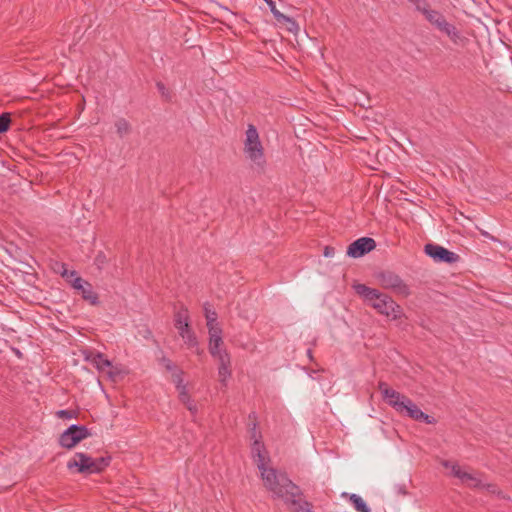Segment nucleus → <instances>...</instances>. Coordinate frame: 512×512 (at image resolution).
Wrapping results in <instances>:
<instances>
[{
	"label": "nucleus",
	"instance_id": "1",
	"mask_svg": "<svg viewBox=\"0 0 512 512\" xmlns=\"http://www.w3.org/2000/svg\"><path fill=\"white\" fill-rule=\"evenodd\" d=\"M265 479L266 488L274 496L283 499L285 503L293 506L291 512H313L312 504L301 499V489L285 473L270 471L268 474H265Z\"/></svg>",
	"mask_w": 512,
	"mask_h": 512
},
{
	"label": "nucleus",
	"instance_id": "2",
	"mask_svg": "<svg viewBox=\"0 0 512 512\" xmlns=\"http://www.w3.org/2000/svg\"><path fill=\"white\" fill-rule=\"evenodd\" d=\"M353 288L356 294L367 301L380 314L391 317L394 320L400 318L402 308L389 295L360 283L353 285Z\"/></svg>",
	"mask_w": 512,
	"mask_h": 512
},
{
	"label": "nucleus",
	"instance_id": "3",
	"mask_svg": "<svg viewBox=\"0 0 512 512\" xmlns=\"http://www.w3.org/2000/svg\"><path fill=\"white\" fill-rule=\"evenodd\" d=\"M244 152L256 165L262 166L265 163L263 147L259 139V134L256 127L252 124L248 125V129L246 130Z\"/></svg>",
	"mask_w": 512,
	"mask_h": 512
},
{
	"label": "nucleus",
	"instance_id": "4",
	"mask_svg": "<svg viewBox=\"0 0 512 512\" xmlns=\"http://www.w3.org/2000/svg\"><path fill=\"white\" fill-rule=\"evenodd\" d=\"M376 279L384 289H390L403 297L410 295L408 285L393 271H381L377 273Z\"/></svg>",
	"mask_w": 512,
	"mask_h": 512
},
{
	"label": "nucleus",
	"instance_id": "5",
	"mask_svg": "<svg viewBox=\"0 0 512 512\" xmlns=\"http://www.w3.org/2000/svg\"><path fill=\"white\" fill-rule=\"evenodd\" d=\"M175 327L179 331L180 336L189 347H196L198 341L195 333L191 330L189 325L188 310L181 307L174 315Z\"/></svg>",
	"mask_w": 512,
	"mask_h": 512
},
{
	"label": "nucleus",
	"instance_id": "6",
	"mask_svg": "<svg viewBox=\"0 0 512 512\" xmlns=\"http://www.w3.org/2000/svg\"><path fill=\"white\" fill-rule=\"evenodd\" d=\"M91 436V432L84 425H71L59 437V444L63 448L72 449L82 440Z\"/></svg>",
	"mask_w": 512,
	"mask_h": 512
},
{
	"label": "nucleus",
	"instance_id": "7",
	"mask_svg": "<svg viewBox=\"0 0 512 512\" xmlns=\"http://www.w3.org/2000/svg\"><path fill=\"white\" fill-rule=\"evenodd\" d=\"M424 252L435 262L453 264L459 261L460 256L443 246L428 243L424 246Z\"/></svg>",
	"mask_w": 512,
	"mask_h": 512
},
{
	"label": "nucleus",
	"instance_id": "8",
	"mask_svg": "<svg viewBox=\"0 0 512 512\" xmlns=\"http://www.w3.org/2000/svg\"><path fill=\"white\" fill-rule=\"evenodd\" d=\"M378 389L382 394L383 400L393 407L397 412L403 413L404 399L408 398L405 395L400 394L398 391L388 387L385 382H379Z\"/></svg>",
	"mask_w": 512,
	"mask_h": 512
},
{
	"label": "nucleus",
	"instance_id": "9",
	"mask_svg": "<svg viewBox=\"0 0 512 512\" xmlns=\"http://www.w3.org/2000/svg\"><path fill=\"white\" fill-rule=\"evenodd\" d=\"M252 438H254V443L252 445V454L255 459V462L257 464L258 469L261 471V476L264 481V485L266 486V479L265 474H268L270 471H276L273 468L267 469L265 468V455H264V445L256 439V423L253 424L252 432H251Z\"/></svg>",
	"mask_w": 512,
	"mask_h": 512
},
{
	"label": "nucleus",
	"instance_id": "10",
	"mask_svg": "<svg viewBox=\"0 0 512 512\" xmlns=\"http://www.w3.org/2000/svg\"><path fill=\"white\" fill-rule=\"evenodd\" d=\"M376 247V241L371 237H361L353 241L347 248V255L352 258H360Z\"/></svg>",
	"mask_w": 512,
	"mask_h": 512
},
{
	"label": "nucleus",
	"instance_id": "11",
	"mask_svg": "<svg viewBox=\"0 0 512 512\" xmlns=\"http://www.w3.org/2000/svg\"><path fill=\"white\" fill-rule=\"evenodd\" d=\"M68 470H76L80 474H93L92 472V457L83 452H77L67 462Z\"/></svg>",
	"mask_w": 512,
	"mask_h": 512
},
{
	"label": "nucleus",
	"instance_id": "12",
	"mask_svg": "<svg viewBox=\"0 0 512 512\" xmlns=\"http://www.w3.org/2000/svg\"><path fill=\"white\" fill-rule=\"evenodd\" d=\"M71 286L77 290L85 301L92 305H98V294L93 290V286L83 278H75L71 281Z\"/></svg>",
	"mask_w": 512,
	"mask_h": 512
},
{
	"label": "nucleus",
	"instance_id": "13",
	"mask_svg": "<svg viewBox=\"0 0 512 512\" xmlns=\"http://www.w3.org/2000/svg\"><path fill=\"white\" fill-rule=\"evenodd\" d=\"M437 30L446 34L455 45L464 46L468 42V39L453 24L447 22L446 19L442 21Z\"/></svg>",
	"mask_w": 512,
	"mask_h": 512
},
{
	"label": "nucleus",
	"instance_id": "14",
	"mask_svg": "<svg viewBox=\"0 0 512 512\" xmlns=\"http://www.w3.org/2000/svg\"><path fill=\"white\" fill-rule=\"evenodd\" d=\"M418 11L422 13L425 19L436 29L441 25L442 21L446 19L441 12L431 9L430 5H424L422 8L418 7Z\"/></svg>",
	"mask_w": 512,
	"mask_h": 512
},
{
	"label": "nucleus",
	"instance_id": "15",
	"mask_svg": "<svg viewBox=\"0 0 512 512\" xmlns=\"http://www.w3.org/2000/svg\"><path fill=\"white\" fill-rule=\"evenodd\" d=\"M441 464L445 468H451V473L454 477L459 478L461 481L463 479H470V473L464 472L461 470L460 466L457 463L450 462L448 460H443Z\"/></svg>",
	"mask_w": 512,
	"mask_h": 512
},
{
	"label": "nucleus",
	"instance_id": "16",
	"mask_svg": "<svg viewBox=\"0 0 512 512\" xmlns=\"http://www.w3.org/2000/svg\"><path fill=\"white\" fill-rule=\"evenodd\" d=\"M111 462V456H102L98 458H92V472L101 473L109 466Z\"/></svg>",
	"mask_w": 512,
	"mask_h": 512
},
{
	"label": "nucleus",
	"instance_id": "17",
	"mask_svg": "<svg viewBox=\"0 0 512 512\" xmlns=\"http://www.w3.org/2000/svg\"><path fill=\"white\" fill-rule=\"evenodd\" d=\"M404 407L405 408H403L402 414L409 416L413 420H418V414L421 410L415 403L412 402L411 399H404Z\"/></svg>",
	"mask_w": 512,
	"mask_h": 512
},
{
	"label": "nucleus",
	"instance_id": "18",
	"mask_svg": "<svg viewBox=\"0 0 512 512\" xmlns=\"http://www.w3.org/2000/svg\"><path fill=\"white\" fill-rule=\"evenodd\" d=\"M179 399L183 404L186 405L187 409L192 414L197 412V406L190 400V396L187 393L185 386L181 387V390L179 392Z\"/></svg>",
	"mask_w": 512,
	"mask_h": 512
},
{
	"label": "nucleus",
	"instance_id": "19",
	"mask_svg": "<svg viewBox=\"0 0 512 512\" xmlns=\"http://www.w3.org/2000/svg\"><path fill=\"white\" fill-rule=\"evenodd\" d=\"M204 314L207 321V327L208 329L211 327L218 326L217 324V313L211 309V306L209 303L204 304Z\"/></svg>",
	"mask_w": 512,
	"mask_h": 512
},
{
	"label": "nucleus",
	"instance_id": "20",
	"mask_svg": "<svg viewBox=\"0 0 512 512\" xmlns=\"http://www.w3.org/2000/svg\"><path fill=\"white\" fill-rule=\"evenodd\" d=\"M115 127L117 134L120 138H123L124 136L128 135L131 132V125L129 122L124 118H119L115 122Z\"/></svg>",
	"mask_w": 512,
	"mask_h": 512
},
{
	"label": "nucleus",
	"instance_id": "21",
	"mask_svg": "<svg viewBox=\"0 0 512 512\" xmlns=\"http://www.w3.org/2000/svg\"><path fill=\"white\" fill-rule=\"evenodd\" d=\"M349 500L358 512H371V509L359 495L351 494Z\"/></svg>",
	"mask_w": 512,
	"mask_h": 512
},
{
	"label": "nucleus",
	"instance_id": "22",
	"mask_svg": "<svg viewBox=\"0 0 512 512\" xmlns=\"http://www.w3.org/2000/svg\"><path fill=\"white\" fill-rule=\"evenodd\" d=\"M209 332V344L221 345L223 343L222 340V329L219 326L210 327L208 329Z\"/></svg>",
	"mask_w": 512,
	"mask_h": 512
},
{
	"label": "nucleus",
	"instance_id": "23",
	"mask_svg": "<svg viewBox=\"0 0 512 512\" xmlns=\"http://www.w3.org/2000/svg\"><path fill=\"white\" fill-rule=\"evenodd\" d=\"M111 361L105 358L103 353L97 352L96 355V363H94V366L96 369L100 372H105L108 367L111 366Z\"/></svg>",
	"mask_w": 512,
	"mask_h": 512
},
{
	"label": "nucleus",
	"instance_id": "24",
	"mask_svg": "<svg viewBox=\"0 0 512 512\" xmlns=\"http://www.w3.org/2000/svg\"><path fill=\"white\" fill-rule=\"evenodd\" d=\"M276 20L279 23L286 25L289 32H297L299 30L297 22L289 16L284 15V18L277 17Z\"/></svg>",
	"mask_w": 512,
	"mask_h": 512
},
{
	"label": "nucleus",
	"instance_id": "25",
	"mask_svg": "<svg viewBox=\"0 0 512 512\" xmlns=\"http://www.w3.org/2000/svg\"><path fill=\"white\" fill-rule=\"evenodd\" d=\"M231 374V367H218L219 381L224 387L227 386V379L231 377Z\"/></svg>",
	"mask_w": 512,
	"mask_h": 512
},
{
	"label": "nucleus",
	"instance_id": "26",
	"mask_svg": "<svg viewBox=\"0 0 512 512\" xmlns=\"http://www.w3.org/2000/svg\"><path fill=\"white\" fill-rule=\"evenodd\" d=\"M60 273H61L62 277L65 278L66 281L69 282L70 284H71V281H73V279L81 278L80 276H78V274L75 270H72V271L68 270L64 263L61 264Z\"/></svg>",
	"mask_w": 512,
	"mask_h": 512
},
{
	"label": "nucleus",
	"instance_id": "27",
	"mask_svg": "<svg viewBox=\"0 0 512 512\" xmlns=\"http://www.w3.org/2000/svg\"><path fill=\"white\" fill-rule=\"evenodd\" d=\"M11 123V118L9 113H2L0 115V134L6 132Z\"/></svg>",
	"mask_w": 512,
	"mask_h": 512
},
{
	"label": "nucleus",
	"instance_id": "28",
	"mask_svg": "<svg viewBox=\"0 0 512 512\" xmlns=\"http://www.w3.org/2000/svg\"><path fill=\"white\" fill-rule=\"evenodd\" d=\"M481 488L486 489L491 494H496L499 498L509 499L508 497H506L503 494V492L495 484H482Z\"/></svg>",
	"mask_w": 512,
	"mask_h": 512
},
{
	"label": "nucleus",
	"instance_id": "29",
	"mask_svg": "<svg viewBox=\"0 0 512 512\" xmlns=\"http://www.w3.org/2000/svg\"><path fill=\"white\" fill-rule=\"evenodd\" d=\"M215 359L219 362L218 367H231V359L227 351L222 352Z\"/></svg>",
	"mask_w": 512,
	"mask_h": 512
},
{
	"label": "nucleus",
	"instance_id": "30",
	"mask_svg": "<svg viewBox=\"0 0 512 512\" xmlns=\"http://www.w3.org/2000/svg\"><path fill=\"white\" fill-rule=\"evenodd\" d=\"M106 372L108 377L114 382L118 381L121 376V370L117 366H114L112 363L111 366L107 368Z\"/></svg>",
	"mask_w": 512,
	"mask_h": 512
},
{
	"label": "nucleus",
	"instance_id": "31",
	"mask_svg": "<svg viewBox=\"0 0 512 512\" xmlns=\"http://www.w3.org/2000/svg\"><path fill=\"white\" fill-rule=\"evenodd\" d=\"M156 87H157L159 93L161 94V96L163 98H165L166 100H170L171 99L170 91L166 88L164 83L159 81V82L156 83Z\"/></svg>",
	"mask_w": 512,
	"mask_h": 512
},
{
	"label": "nucleus",
	"instance_id": "32",
	"mask_svg": "<svg viewBox=\"0 0 512 512\" xmlns=\"http://www.w3.org/2000/svg\"><path fill=\"white\" fill-rule=\"evenodd\" d=\"M264 1L268 4V6H269V8H270V11H271V13L273 14V16L275 17V19H276L277 17L284 18V14H283V13H281V12L276 8V4H275V2H274L273 0H264Z\"/></svg>",
	"mask_w": 512,
	"mask_h": 512
},
{
	"label": "nucleus",
	"instance_id": "33",
	"mask_svg": "<svg viewBox=\"0 0 512 512\" xmlns=\"http://www.w3.org/2000/svg\"><path fill=\"white\" fill-rule=\"evenodd\" d=\"M462 482L466 483L468 486L473 487V488H481L482 487L481 481L479 479H477L476 477H474L472 474H470V479H463Z\"/></svg>",
	"mask_w": 512,
	"mask_h": 512
},
{
	"label": "nucleus",
	"instance_id": "34",
	"mask_svg": "<svg viewBox=\"0 0 512 512\" xmlns=\"http://www.w3.org/2000/svg\"><path fill=\"white\" fill-rule=\"evenodd\" d=\"M58 418L71 419L76 416V412L73 410H59L56 412Z\"/></svg>",
	"mask_w": 512,
	"mask_h": 512
},
{
	"label": "nucleus",
	"instance_id": "35",
	"mask_svg": "<svg viewBox=\"0 0 512 512\" xmlns=\"http://www.w3.org/2000/svg\"><path fill=\"white\" fill-rule=\"evenodd\" d=\"M82 353H83L85 361H88V362L92 363L93 365H94V363H96L97 352H94L92 350H83Z\"/></svg>",
	"mask_w": 512,
	"mask_h": 512
},
{
	"label": "nucleus",
	"instance_id": "36",
	"mask_svg": "<svg viewBox=\"0 0 512 512\" xmlns=\"http://www.w3.org/2000/svg\"><path fill=\"white\" fill-rule=\"evenodd\" d=\"M227 351L226 349H220V345L209 344V352L213 358H216L222 352Z\"/></svg>",
	"mask_w": 512,
	"mask_h": 512
},
{
	"label": "nucleus",
	"instance_id": "37",
	"mask_svg": "<svg viewBox=\"0 0 512 512\" xmlns=\"http://www.w3.org/2000/svg\"><path fill=\"white\" fill-rule=\"evenodd\" d=\"M161 362L168 371L174 372L177 369L176 365L166 357H163Z\"/></svg>",
	"mask_w": 512,
	"mask_h": 512
},
{
	"label": "nucleus",
	"instance_id": "38",
	"mask_svg": "<svg viewBox=\"0 0 512 512\" xmlns=\"http://www.w3.org/2000/svg\"><path fill=\"white\" fill-rule=\"evenodd\" d=\"M172 378H173V381L175 383H177V387L181 390V387L180 384L182 383L183 379H182V371L176 369L173 374H172Z\"/></svg>",
	"mask_w": 512,
	"mask_h": 512
},
{
	"label": "nucleus",
	"instance_id": "39",
	"mask_svg": "<svg viewBox=\"0 0 512 512\" xmlns=\"http://www.w3.org/2000/svg\"><path fill=\"white\" fill-rule=\"evenodd\" d=\"M409 1L415 5V8L417 11H418V7L422 8L424 5L425 6L429 5L425 0H409Z\"/></svg>",
	"mask_w": 512,
	"mask_h": 512
},
{
	"label": "nucleus",
	"instance_id": "40",
	"mask_svg": "<svg viewBox=\"0 0 512 512\" xmlns=\"http://www.w3.org/2000/svg\"><path fill=\"white\" fill-rule=\"evenodd\" d=\"M335 254V248L331 247V246H326L324 248V256L325 257H332L334 256Z\"/></svg>",
	"mask_w": 512,
	"mask_h": 512
},
{
	"label": "nucleus",
	"instance_id": "41",
	"mask_svg": "<svg viewBox=\"0 0 512 512\" xmlns=\"http://www.w3.org/2000/svg\"><path fill=\"white\" fill-rule=\"evenodd\" d=\"M424 422L427 423V424H435L436 423V419L434 417L430 416V415H427Z\"/></svg>",
	"mask_w": 512,
	"mask_h": 512
},
{
	"label": "nucleus",
	"instance_id": "42",
	"mask_svg": "<svg viewBox=\"0 0 512 512\" xmlns=\"http://www.w3.org/2000/svg\"><path fill=\"white\" fill-rule=\"evenodd\" d=\"M427 415H428V414H425L424 412L420 411V412H419V414H418V420H417V421H422V422H424V421H425V419H426V416H427Z\"/></svg>",
	"mask_w": 512,
	"mask_h": 512
},
{
	"label": "nucleus",
	"instance_id": "43",
	"mask_svg": "<svg viewBox=\"0 0 512 512\" xmlns=\"http://www.w3.org/2000/svg\"><path fill=\"white\" fill-rule=\"evenodd\" d=\"M105 257L102 256V255H98L97 258H96V261H98L99 263H103Z\"/></svg>",
	"mask_w": 512,
	"mask_h": 512
},
{
	"label": "nucleus",
	"instance_id": "44",
	"mask_svg": "<svg viewBox=\"0 0 512 512\" xmlns=\"http://www.w3.org/2000/svg\"><path fill=\"white\" fill-rule=\"evenodd\" d=\"M307 353H308V356H309V357H312V356H311L312 351H311L310 349L307 351Z\"/></svg>",
	"mask_w": 512,
	"mask_h": 512
}]
</instances>
